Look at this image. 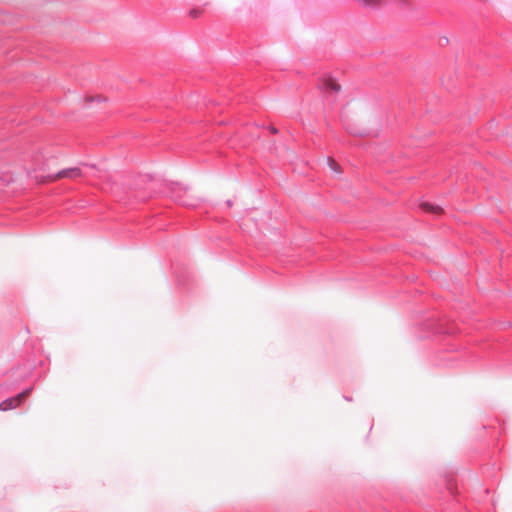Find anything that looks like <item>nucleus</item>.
<instances>
[{"mask_svg": "<svg viewBox=\"0 0 512 512\" xmlns=\"http://www.w3.org/2000/svg\"><path fill=\"white\" fill-rule=\"evenodd\" d=\"M421 208L424 211H426V212H430V213H434V214H440L442 212V208L441 207L433 205V204L428 203V202H423L421 204Z\"/></svg>", "mask_w": 512, "mask_h": 512, "instance_id": "4", "label": "nucleus"}, {"mask_svg": "<svg viewBox=\"0 0 512 512\" xmlns=\"http://www.w3.org/2000/svg\"><path fill=\"white\" fill-rule=\"evenodd\" d=\"M365 7L377 8L384 4L383 0H357Z\"/></svg>", "mask_w": 512, "mask_h": 512, "instance_id": "5", "label": "nucleus"}, {"mask_svg": "<svg viewBox=\"0 0 512 512\" xmlns=\"http://www.w3.org/2000/svg\"><path fill=\"white\" fill-rule=\"evenodd\" d=\"M29 393H30V390H26V391L18 394L15 397L6 399L5 401H3L0 404V410L8 411V410L18 407L24 401V399L29 395Z\"/></svg>", "mask_w": 512, "mask_h": 512, "instance_id": "1", "label": "nucleus"}, {"mask_svg": "<svg viewBox=\"0 0 512 512\" xmlns=\"http://www.w3.org/2000/svg\"><path fill=\"white\" fill-rule=\"evenodd\" d=\"M202 14V10L194 8L189 11V16L192 18H198Z\"/></svg>", "mask_w": 512, "mask_h": 512, "instance_id": "7", "label": "nucleus"}, {"mask_svg": "<svg viewBox=\"0 0 512 512\" xmlns=\"http://www.w3.org/2000/svg\"><path fill=\"white\" fill-rule=\"evenodd\" d=\"M80 176H81L80 169L75 167V168L64 169L54 175H49L47 177V180L49 182H55L62 178L76 179Z\"/></svg>", "mask_w": 512, "mask_h": 512, "instance_id": "2", "label": "nucleus"}, {"mask_svg": "<svg viewBox=\"0 0 512 512\" xmlns=\"http://www.w3.org/2000/svg\"><path fill=\"white\" fill-rule=\"evenodd\" d=\"M320 88L329 95L337 94L341 90V86L331 77L323 78Z\"/></svg>", "mask_w": 512, "mask_h": 512, "instance_id": "3", "label": "nucleus"}, {"mask_svg": "<svg viewBox=\"0 0 512 512\" xmlns=\"http://www.w3.org/2000/svg\"><path fill=\"white\" fill-rule=\"evenodd\" d=\"M328 164L332 170H334L337 173L341 172V168L339 164L332 158H328Z\"/></svg>", "mask_w": 512, "mask_h": 512, "instance_id": "6", "label": "nucleus"}]
</instances>
